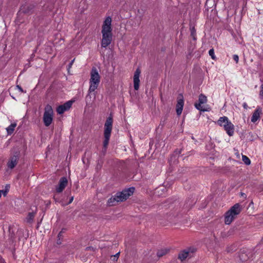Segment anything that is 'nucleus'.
I'll use <instances>...</instances> for the list:
<instances>
[{
	"instance_id": "4be33fe9",
	"label": "nucleus",
	"mask_w": 263,
	"mask_h": 263,
	"mask_svg": "<svg viewBox=\"0 0 263 263\" xmlns=\"http://www.w3.org/2000/svg\"><path fill=\"white\" fill-rule=\"evenodd\" d=\"M242 160L244 163L247 165H249L251 164V161L250 159L246 156L242 155Z\"/></svg>"
},
{
	"instance_id": "b1692460",
	"label": "nucleus",
	"mask_w": 263,
	"mask_h": 263,
	"mask_svg": "<svg viewBox=\"0 0 263 263\" xmlns=\"http://www.w3.org/2000/svg\"><path fill=\"white\" fill-rule=\"evenodd\" d=\"M191 30V35L193 37L194 40H196V30L194 27H192L190 28Z\"/></svg>"
},
{
	"instance_id": "4c0bfd02",
	"label": "nucleus",
	"mask_w": 263,
	"mask_h": 263,
	"mask_svg": "<svg viewBox=\"0 0 263 263\" xmlns=\"http://www.w3.org/2000/svg\"><path fill=\"white\" fill-rule=\"evenodd\" d=\"M241 196L242 197H245V198H246V197H247V196H246V194H245V193H242V192H241Z\"/></svg>"
},
{
	"instance_id": "f8f14e48",
	"label": "nucleus",
	"mask_w": 263,
	"mask_h": 263,
	"mask_svg": "<svg viewBox=\"0 0 263 263\" xmlns=\"http://www.w3.org/2000/svg\"><path fill=\"white\" fill-rule=\"evenodd\" d=\"M198 102V103H196L195 104V107L200 111H205V110L203 108L201 105L207 102L206 97L203 94H200L199 96Z\"/></svg>"
},
{
	"instance_id": "39448f33",
	"label": "nucleus",
	"mask_w": 263,
	"mask_h": 263,
	"mask_svg": "<svg viewBox=\"0 0 263 263\" xmlns=\"http://www.w3.org/2000/svg\"><path fill=\"white\" fill-rule=\"evenodd\" d=\"M217 123L221 126H223L224 130L229 136L233 135L234 126L229 120L228 117L224 116L220 117L217 121Z\"/></svg>"
},
{
	"instance_id": "6ab92c4d",
	"label": "nucleus",
	"mask_w": 263,
	"mask_h": 263,
	"mask_svg": "<svg viewBox=\"0 0 263 263\" xmlns=\"http://www.w3.org/2000/svg\"><path fill=\"white\" fill-rule=\"evenodd\" d=\"M190 251L184 250L180 252L178 255V258L181 261L185 260L189 256Z\"/></svg>"
},
{
	"instance_id": "dca6fc26",
	"label": "nucleus",
	"mask_w": 263,
	"mask_h": 263,
	"mask_svg": "<svg viewBox=\"0 0 263 263\" xmlns=\"http://www.w3.org/2000/svg\"><path fill=\"white\" fill-rule=\"evenodd\" d=\"M262 110L260 107H258L253 113L251 117V121L255 123L260 118V115L261 114Z\"/></svg>"
},
{
	"instance_id": "aec40b11",
	"label": "nucleus",
	"mask_w": 263,
	"mask_h": 263,
	"mask_svg": "<svg viewBox=\"0 0 263 263\" xmlns=\"http://www.w3.org/2000/svg\"><path fill=\"white\" fill-rule=\"evenodd\" d=\"M16 126V123H12L6 128L8 135H11L13 133Z\"/></svg>"
},
{
	"instance_id": "a878e982",
	"label": "nucleus",
	"mask_w": 263,
	"mask_h": 263,
	"mask_svg": "<svg viewBox=\"0 0 263 263\" xmlns=\"http://www.w3.org/2000/svg\"><path fill=\"white\" fill-rule=\"evenodd\" d=\"M120 255V252L116 253L115 255L111 256V257H113L112 260L116 261L117 260V259L118 258Z\"/></svg>"
},
{
	"instance_id": "1a4fd4ad",
	"label": "nucleus",
	"mask_w": 263,
	"mask_h": 263,
	"mask_svg": "<svg viewBox=\"0 0 263 263\" xmlns=\"http://www.w3.org/2000/svg\"><path fill=\"white\" fill-rule=\"evenodd\" d=\"M35 6L33 4L26 3L23 5L20 9L19 13L31 14L33 12Z\"/></svg>"
},
{
	"instance_id": "0eeeda50",
	"label": "nucleus",
	"mask_w": 263,
	"mask_h": 263,
	"mask_svg": "<svg viewBox=\"0 0 263 263\" xmlns=\"http://www.w3.org/2000/svg\"><path fill=\"white\" fill-rule=\"evenodd\" d=\"M20 156V152L18 149L14 148L12 150V155L7 163V166L9 168L12 169L16 165Z\"/></svg>"
},
{
	"instance_id": "2eb2a0df",
	"label": "nucleus",
	"mask_w": 263,
	"mask_h": 263,
	"mask_svg": "<svg viewBox=\"0 0 263 263\" xmlns=\"http://www.w3.org/2000/svg\"><path fill=\"white\" fill-rule=\"evenodd\" d=\"M68 183L67 179L66 177H62L59 181V185L56 188V191L57 193L62 192Z\"/></svg>"
},
{
	"instance_id": "20e7f679",
	"label": "nucleus",
	"mask_w": 263,
	"mask_h": 263,
	"mask_svg": "<svg viewBox=\"0 0 263 263\" xmlns=\"http://www.w3.org/2000/svg\"><path fill=\"white\" fill-rule=\"evenodd\" d=\"M100 82V76L95 67H93L90 72L89 80L90 86L88 90L89 93L94 91L98 87Z\"/></svg>"
},
{
	"instance_id": "e433bc0d",
	"label": "nucleus",
	"mask_w": 263,
	"mask_h": 263,
	"mask_svg": "<svg viewBox=\"0 0 263 263\" xmlns=\"http://www.w3.org/2000/svg\"><path fill=\"white\" fill-rule=\"evenodd\" d=\"M242 106H243V108H245V109H247V108H248V105H247V103H244L243 104Z\"/></svg>"
},
{
	"instance_id": "6e6552de",
	"label": "nucleus",
	"mask_w": 263,
	"mask_h": 263,
	"mask_svg": "<svg viewBox=\"0 0 263 263\" xmlns=\"http://www.w3.org/2000/svg\"><path fill=\"white\" fill-rule=\"evenodd\" d=\"M111 31V18L108 16L103 22L101 32L102 34H112Z\"/></svg>"
},
{
	"instance_id": "ddd939ff",
	"label": "nucleus",
	"mask_w": 263,
	"mask_h": 263,
	"mask_svg": "<svg viewBox=\"0 0 263 263\" xmlns=\"http://www.w3.org/2000/svg\"><path fill=\"white\" fill-rule=\"evenodd\" d=\"M141 73V70L139 68H138L135 71L134 75V87L135 90H138L139 88L140 84V75Z\"/></svg>"
},
{
	"instance_id": "5701e85b",
	"label": "nucleus",
	"mask_w": 263,
	"mask_h": 263,
	"mask_svg": "<svg viewBox=\"0 0 263 263\" xmlns=\"http://www.w3.org/2000/svg\"><path fill=\"white\" fill-rule=\"evenodd\" d=\"M9 186H6L5 190H0V198L2 197V195H3L4 196H6L7 194V193L8 192Z\"/></svg>"
},
{
	"instance_id": "c9c22d12",
	"label": "nucleus",
	"mask_w": 263,
	"mask_h": 263,
	"mask_svg": "<svg viewBox=\"0 0 263 263\" xmlns=\"http://www.w3.org/2000/svg\"><path fill=\"white\" fill-rule=\"evenodd\" d=\"M0 263H6L4 259L2 257H0Z\"/></svg>"
},
{
	"instance_id": "ea45409f",
	"label": "nucleus",
	"mask_w": 263,
	"mask_h": 263,
	"mask_svg": "<svg viewBox=\"0 0 263 263\" xmlns=\"http://www.w3.org/2000/svg\"><path fill=\"white\" fill-rule=\"evenodd\" d=\"M57 243H58V245H60V244L61 243V240H60V238H59V239H58V240H57Z\"/></svg>"
},
{
	"instance_id": "473e14b6",
	"label": "nucleus",
	"mask_w": 263,
	"mask_h": 263,
	"mask_svg": "<svg viewBox=\"0 0 263 263\" xmlns=\"http://www.w3.org/2000/svg\"><path fill=\"white\" fill-rule=\"evenodd\" d=\"M10 239H11V241H12V242H13V240H14V234L13 233L11 234V236H10Z\"/></svg>"
},
{
	"instance_id": "c756f323",
	"label": "nucleus",
	"mask_w": 263,
	"mask_h": 263,
	"mask_svg": "<svg viewBox=\"0 0 263 263\" xmlns=\"http://www.w3.org/2000/svg\"><path fill=\"white\" fill-rule=\"evenodd\" d=\"M95 250H96V249L92 247H87L86 248V250H88V251L90 250L92 251H95Z\"/></svg>"
},
{
	"instance_id": "f704fd0d",
	"label": "nucleus",
	"mask_w": 263,
	"mask_h": 263,
	"mask_svg": "<svg viewBox=\"0 0 263 263\" xmlns=\"http://www.w3.org/2000/svg\"><path fill=\"white\" fill-rule=\"evenodd\" d=\"M73 200V196H71L69 199V201L68 204L71 203L72 202Z\"/></svg>"
},
{
	"instance_id": "72a5a7b5",
	"label": "nucleus",
	"mask_w": 263,
	"mask_h": 263,
	"mask_svg": "<svg viewBox=\"0 0 263 263\" xmlns=\"http://www.w3.org/2000/svg\"><path fill=\"white\" fill-rule=\"evenodd\" d=\"M61 237H62V231H61V232L58 234V238L61 239Z\"/></svg>"
},
{
	"instance_id": "9b49d317",
	"label": "nucleus",
	"mask_w": 263,
	"mask_h": 263,
	"mask_svg": "<svg viewBox=\"0 0 263 263\" xmlns=\"http://www.w3.org/2000/svg\"><path fill=\"white\" fill-rule=\"evenodd\" d=\"M73 103L72 101H69L63 105L59 106L57 108V111L59 114H62L68 110L71 107Z\"/></svg>"
},
{
	"instance_id": "393cba45",
	"label": "nucleus",
	"mask_w": 263,
	"mask_h": 263,
	"mask_svg": "<svg viewBox=\"0 0 263 263\" xmlns=\"http://www.w3.org/2000/svg\"><path fill=\"white\" fill-rule=\"evenodd\" d=\"M209 54L211 57L212 59H215V55H214V50L213 48L209 50Z\"/></svg>"
},
{
	"instance_id": "c85d7f7f",
	"label": "nucleus",
	"mask_w": 263,
	"mask_h": 263,
	"mask_svg": "<svg viewBox=\"0 0 263 263\" xmlns=\"http://www.w3.org/2000/svg\"><path fill=\"white\" fill-rule=\"evenodd\" d=\"M16 88L19 90V91L21 92H26V91H24V90L23 89V88L21 87V86L17 85H16Z\"/></svg>"
},
{
	"instance_id": "f3484780",
	"label": "nucleus",
	"mask_w": 263,
	"mask_h": 263,
	"mask_svg": "<svg viewBox=\"0 0 263 263\" xmlns=\"http://www.w3.org/2000/svg\"><path fill=\"white\" fill-rule=\"evenodd\" d=\"M170 252V249L168 248H163L158 250L157 252V256L158 258L165 255Z\"/></svg>"
},
{
	"instance_id": "cd10ccee",
	"label": "nucleus",
	"mask_w": 263,
	"mask_h": 263,
	"mask_svg": "<svg viewBox=\"0 0 263 263\" xmlns=\"http://www.w3.org/2000/svg\"><path fill=\"white\" fill-rule=\"evenodd\" d=\"M233 60L236 62V63H237L238 62V60H239V57L238 56V55L237 54H234L233 55Z\"/></svg>"
},
{
	"instance_id": "bb28decb",
	"label": "nucleus",
	"mask_w": 263,
	"mask_h": 263,
	"mask_svg": "<svg viewBox=\"0 0 263 263\" xmlns=\"http://www.w3.org/2000/svg\"><path fill=\"white\" fill-rule=\"evenodd\" d=\"M259 96L263 99V84L260 86V90L259 92Z\"/></svg>"
},
{
	"instance_id": "7c9ffc66",
	"label": "nucleus",
	"mask_w": 263,
	"mask_h": 263,
	"mask_svg": "<svg viewBox=\"0 0 263 263\" xmlns=\"http://www.w3.org/2000/svg\"><path fill=\"white\" fill-rule=\"evenodd\" d=\"M53 199H54V201L56 202H60V200L57 197V195H54V196Z\"/></svg>"
},
{
	"instance_id": "4468645a",
	"label": "nucleus",
	"mask_w": 263,
	"mask_h": 263,
	"mask_svg": "<svg viewBox=\"0 0 263 263\" xmlns=\"http://www.w3.org/2000/svg\"><path fill=\"white\" fill-rule=\"evenodd\" d=\"M112 34H102V39L101 41V46L106 48L111 42Z\"/></svg>"
},
{
	"instance_id": "58836bf2",
	"label": "nucleus",
	"mask_w": 263,
	"mask_h": 263,
	"mask_svg": "<svg viewBox=\"0 0 263 263\" xmlns=\"http://www.w3.org/2000/svg\"><path fill=\"white\" fill-rule=\"evenodd\" d=\"M175 153H176V155H179L181 153V151H175Z\"/></svg>"
},
{
	"instance_id": "423d86ee",
	"label": "nucleus",
	"mask_w": 263,
	"mask_h": 263,
	"mask_svg": "<svg viewBox=\"0 0 263 263\" xmlns=\"http://www.w3.org/2000/svg\"><path fill=\"white\" fill-rule=\"evenodd\" d=\"M53 111L51 106L47 105L45 107L43 121L46 126H49L53 120Z\"/></svg>"
},
{
	"instance_id": "2f4dec72",
	"label": "nucleus",
	"mask_w": 263,
	"mask_h": 263,
	"mask_svg": "<svg viewBox=\"0 0 263 263\" xmlns=\"http://www.w3.org/2000/svg\"><path fill=\"white\" fill-rule=\"evenodd\" d=\"M74 61V59H73V60H72L70 63L69 64H68V69H69L71 67V66L72 65L73 63V62Z\"/></svg>"
},
{
	"instance_id": "f03ea898",
	"label": "nucleus",
	"mask_w": 263,
	"mask_h": 263,
	"mask_svg": "<svg viewBox=\"0 0 263 263\" xmlns=\"http://www.w3.org/2000/svg\"><path fill=\"white\" fill-rule=\"evenodd\" d=\"M113 119L111 115H110L106 119L104 124V140L103 141V148L105 151L110 139L111 133L112 128Z\"/></svg>"
},
{
	"instance_id": "f257e3e1",
	"label": "nucleus",
	"mask_w": 263,
	"mask_h": 263,
	"mask_svg": "<svg viewBox=\"0 0 263 263\" xmlns=\"http://www.w3.org/2000/svg\"><path fill=\"white\" fill-rule=\"evenodd\" d=\"M135 190V187H131L127 189L123 190L122 192L117 193L115 196H112L108 200V205L109 206H114L119 202L126 200L129 196L133 194Z\"/></svg>"
},
{
	"instance_id": "a19ab883",
	"label": "nucleus",
	"mask_w": 263,
	"mask_h": 263,
	"mask_svg": "<svg viewBox=\"0 0 263 263\" xmlns=\"http://www.w3.org/2000/svg\"><path fill=\"white\" fill-rule=\"evenodd\" d=\"M65 230H66L65 229H63L61 230V231H62V233H64V232H65Z\"/></svg>"
},
{
	"instance_id": "412c9836",
	"label": "nucleus",
	"mask_w": 263,
	"mask_h": 263,
	"mask_svg": "<svg viewBox=\"0 0 263 263\" xmlns=\"http://www.w3.org/2000/svg\"><path fill=\"white\" fill-rule=\"evenodd\" d=\"M35 214L33 212H30L28 213L27 217H26V221L28 223H31L33 221Z\"/></svg>"
},
{
	"instance_id": "9d476101",
	"label": "nucleus",
	"mask_w": 263,
	"mask_h": 263,
	"mask_svg": "<svg viewBox=\"0 0 263 263\" xmlns=\"http://www.w3.org/2000/svg\"><path fill=\"white\" fill-rule=\"evenodd\" d=\"M184 105L183 96L182 94H179L177 98V103L176 104V113L179 116L181 114Z\"/></svg>"
},
{
	"instance_id": "7ed1b4c3",
	"label": "nucleus",
	"mask_w": 263,
	"mask_h": 263,
	"mask_svg": "<svg viewBox=\"0 0 263 263\" xmlns=\"http://www.w3.org/2000/svg\"><path fill=\"white\" fill-rule=\"evenodd\" d=\"M241 208L239 203L235 204L225 214L224 222L226 224H230L241 211Z\"/></svg>"
},
{
	"instance_id": "a211bd4d",
	"label": "nucleus",
	"mask_w": 263,
	"mask_h": 263,
	"mask_svg": "<svg viewBox=\"0 0 263 263\" xmlns=\"http://www.w3.org/2000/svg\"><path fill=\"white\" fill-rule=\"evenodd\" d=\"M180 208L177 206L174 210L171 211L170 214V216L171 217L170 219H172L173 218H176L178 216L180 211Z\"/></svg>"
}]
</instances>
